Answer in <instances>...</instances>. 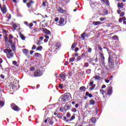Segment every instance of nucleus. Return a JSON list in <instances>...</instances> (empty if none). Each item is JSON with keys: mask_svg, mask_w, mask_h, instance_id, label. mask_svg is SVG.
Returning <instances> with one entry per match:
<instances>
[{"mask_svg": "<svg viewBox=\"0 0 126 126\" xmlns=\"http://www.w3.org/2000/svg\"><path fill=\"white\" fill-rule=\"evenodd\" d=\"M0 77H1V78H2V79H4V78H5V76H4V75H2V74H1L0 75Z\"/></svg>", "mask_w": 126, "mask_h": 126, "instance_id": "obj_53", "label": "nucleus"}, {"mask_svg": "<svg viewBox=\"0 0 126 126\" xmlns=\"http://www.w3.org/2000/svg\"><path fill=\"white\" fill-rule=\"evenodd\" d=\"M42 31L43 33H44V34H46V35H50V34L51 33V31L46 28H42Z\"/></svg>", "mask_w": 126, "mask_h": 126, "instance_id": "obj_12", "label": "nucleus"}, {"mask_svg": "<svg viewBox=\"0 0 126 126\" xmlns=\"http://www.w3.org/2000/svg\"><path fill=\"white\" fill-rule=\"evenodd\" d=\"M98 49H99V51H101V52H103V48H102V47L98 46Z\"/></svg>", "mask_w": 126, "mask_h": 126, "instance_id": "obj_45", "label": "nucleus"}, {"mask_svg": "<svg viewBox=\"0 0 126 126\" xmlns=\"http://www.w3.org/2000/svg\"><path fill=\"white\" fill-rule=\"evenodd\" d=\"M123 23H124V24H126V18L125 17H123Z\"/></svg>", "mask_w": 126, "mask_h": 126, "instance_id": "obj_46", "label": "nucleus"}, {"mask_svg": "<svg viewBox=\"0 0 126 126\" xmlns=\"http://www.w3.org/2000/svg\"><path fill=\"white\" fill-rule=\"evenodd\" d=\"M112 38L114 40H119V37L117 35L113 36Z\"/></svg>", "mask_w": 126, "mask_h": 126, "instance_id": "obj_33", "label": "nucleus"}, {"mask_svg": "<svg viewBox=\"0 0 126 126\" xmlns=\"http://www.w3.org/2000/svg\"><path fill=\"white\" fill-rule=\"evenodd\" d=\"M84 66L85 67H88V66H89V64L88 63H86L84 64Z\"/></svg>", "mask_w": 126, "mask_h": 126, "instance_id": "obj_43", "label": "nucleus"}, {"mask_svg": "<svg viewBox=\"0 0 126 126\" xmlns=\"http://www.w3.org/2000/svg\"><path fill=\"white\" fill-rule=\"evenodd\" d=\"M63 119H64V121H65V122H66V121H67V118H66V117H64Z\"/></svg>", "mask_w": 126, "mask_h": 126, "instance_id": "obj_64", "label": "nucleus"}, {"mask_svg": "<svg viewBox=\"0 0 126 126\" xmlns=\"http://www.w3.org/2000/svg\"><path fill=\"white\" fill-rule=\"evenodd\" d=\"M7 45H10L11 46V48H12V50H14V49H15V44H14V43L13 42H11L9 43L8 44H7Z\"/></svg>", "mask_w": 126, "mask_h": 126, "instance_id": "obj_16", "label": "nucleus"}, {"mask_svg": "<svg viewBox=\"0 0 126 126\" xmlns=\"http://www.w3.org/2000/svg\"><path fill=\"white\" fill-rule=\"evenodd\" d=\"M45 38H46V39H49L50 38V36L47 35H45Z\"/></svg>", "mask_w": 126, "mask_h": 126, "instance_id": "obj_63", "label": "nucleus"}, {"mask_svg": "<svg viewBox=\"0 0 126 126\" xmlns=\"http://www.w3.org/2000/svg\"><path fill=\"white\" fill-rule=\"evenodd\" d=\"M3 106H4V102L0 100V107H3Z\"/></svg>", "mask_w": 126, "mask_h": 126, "instance_id": "obj_29", "label": "nucleus"}, {"mask_svg": "<svg viewBox=\"0 0 126 126\" xmlns=\"http://www.w3.org/2000/svg\"><path fill=\"white\" fill-rule=\"evenodd\" d=\"M33 23H31L30 24H29V27H30V28L31 29V28L32 27H33Z\"/></svg>", "mask_w": 126, "mask_h": 126, "instance_id": "obj_44", "label": "nucleus"}, {"mask_svg": "<svg viewBox=\"0 0 126 126\" xmlns=\"http://www.w3.org/2000/svg\"><path fill=\"white\" fill-rule=\"evenodd\" d=\"M74 61V58L72 57V58L69 59V62H70L71 63H72Z\"/></svg>", "mask_w": 126, "mask_h": 126, "instance_id": "obj_38", "label": "nucleus"}, {"mask_svg": "<svg viewBox=\"0 0 126 126\" xmlns=\"http://www.w3.org/2000/svg\"><path fill=\"white\" fill-rule=\"evenodd\" d=\"M42 50H43V47L41 46L37 47V48H36L37 51H41Z\"/></svg>", "mask_w": 126, "mask_h": 126, "instance_id": "obj_28", "label": "nucleus"}, {"mask_svg": "<svg viewBox=\"0 0 126 126\" xmlns=\"http://www.w3.org/2000/svg\"><path fill=\"white\" fill-rule=\"evenodd\" d=\"M81 56H78L77 58V61L78 62H79V61H81L82 60V58H81Z\"/></svg>", "mask_w": 126, "mask_h": 126, "instance_id": "obj_40", "label": "nucleus"}, {"mask_svg": "<svg viewBox=\"0 0 126 126\" xmlns=\"http://www.w3.org/2000/svg\"><path fill=\"white\" fill-rule=\"evenodd\" d=\"M59 88H60V89H63V87L62 84H60V85H59Z\"/></svg>", "mask_w": 126, "mask_h": 126, "instance_id": "obj_49", "label": "nucleus"}, {"mask_svg": "<svg viewBox=\"0 0 126 126\" xmlns=\"http://www.w3.org/2000/svg\"><path fill=\"white\" fill-rule=\"evenodd\" d=\"M56 24L59 26H63L66 24V22L64 21V19L61 17L59 20V22H57Z\"/></svg>", "mask_w": 126, "mask_h": 126, "instance_id": "obj_4", "label": "nucleus"}, {"mask_svg": "<svg viewBox=\"0 0 126 126\" xmlns=\"http://www.w3.org/2000/svg\"><path fill=\"white\" fill-rule=\"evenodd\" d=\"M94 78H95V79L99 80V79H100V76H94Z\"/></svg>", "mask_w": 126, "mask_h": 126, "instance_id": "obj_47", "label": "nucleus"}, {"mask_svg": "<svg viewBox=\"0 0 126 126\" xmlns=\"http://www.w3.org/2000/svg\"><path fill=\"white\" fill-rule=\"evenodd\" d=\"M105 19H106L105 18H99V20H100V21H104V20H105Z\"/></svg>", "mask_w": 126, "mask_h": 126, "instance_id": "obj_51", "label": "nucleus"}, {"mask_svg": "<svg viewBox=\"0 0 126 126\" xmlns=\"http://www.w3.org/2000/svg\"><path fill=\"white\" fill-rule=\"evenodd\" d=\"M74 48H75V43H73L72 44L71 49H72V50H73V49H74Z\"/></svg>", "mask_w": 126, "mask_h": 126, "instance_id": "obj_37", "label": "nucleus"}, {"mask_svg": "<svg viewBox=\"0 0 126 126\" xmlns=\"http://www.w3.org/2000/svg\"><path fill=\"white\" fill-rule=\"evenodd\" d=\"M36 48H37L36 45H33L32 47V50H36Z\"/></svg>", "mask_w": 126, "mask_h": 126, "instance_id": "obj_42", "label": "nucleus"}, {"mask_svg": "<svg viewBox=\"0 0 126 126\" xmlns=\"http://www.w3.org/2000/svg\"><path fill=\"white\" fill-rule=\"evenodd\" d=\"M81 37H82L81 39L84 40L85 38V32H84L81 34Z\"/></svg>", "mask_w": 126, "mask_h": 126, "instance_id": "obj_27", "label": "nucleus"}, {"mask_svg": "<svg viewBox=\"0 0 126 126\" xmlns=\"http://www.w3.org/2000/svg\"><path fill=\"white\" fill-rule=\"evenodd\" d=\"M46 3H47V2H43L42 3V6H46Z\"/></svg>", "mask_w": 126, "mask_h": 126, "instance_id": "obj_58", "label": "nucleus"}, {"mask_svg": "<svg viewBox=\"0 0 126 126\" xmlns=\"http://www.w3.org/2000/svg\"><path fill=\"white\" fill-rule=\"evenodd\" d=\"M22 52L24 55L26 56H28V53H29V51L27 49H23Z\"/></svg>", "mask_w": 126, "mask_h": 126, "instance_id": "obj_15", "label": "nucleus"}, {"mask_svg": "<svg viewBox=\"0 0 126 126\" xmlns=\"http://www.w3.org/2000/svg\"><path fill=\"white\" fill-rule=\"evenodd\" d=\"M86 96H88L90 98H92L93 97V95H92V94H90L89 92H86Z\"/></svg>", "mask_w": 126, "mask_h": 126, "instance_id": "obj_23", "label": "nucleus"}, {"mask_svg": "<svg viewBox=\"0 0 126 126\" xmlns=\"http://www.w3.org/2000/svg\"><path fill=\"white\" fill-rule=\"evenodd\" d=\"M91 121L93 123V124H95L96 123V118L93 117L91 119Z\"/></svg>", "mask_w": 126, "mask_h": 126, "instance_id": "obj_25", "label": "nucleus"}, {"mask_svg": "<svg viewBox=\"0 0 126 126\" xmlns=\"http://www.w3.org/2000/svg\"><path fill=\"white\" fill-rule=\"evenodd\" d=\"M30 70L31 71H33L35 70V68L34 67H32L30 68Z\"/></svg>", "mask_w": 126, "mask_h": 126, "instance_id": "obj_48", "label": "nucleus"}, {"mask_svg": "<svg viewBox=\"0 0 126 126\" xmlns=\"http://www.w3.org/2000/svg\"><path fill=\"white\" fill-rule=\"evenodd\" d=\"M71 111H72V112H73V113H76V111H77V110H76V108H74L71 109Z\"/></svg>", "mask_w": 126, "mask_h": 126, "instance_id": "obj_41", "label": "nucleus"}, {"mask_svg": "<svg viewBox=\"0 0 126 126\" xmlns=\"http://www.w3.org/2000/svg\"><path fill=\"white\" fill-rule=\"evenodd\" d=\"M60 47H61V44H60V43H55V44L53 46V50L54 52L58 51L59 49H60Z\"/></svg>", "mask_w": 126, "mask_h": 126, "instance_id": "obj_8", "label": "nucleus"}, {"mask_svg": "<svg viewBox=\"0 0 126 126\" xmlns=\"http://www.w3.org/2000/svg\"><path fill=\"white\" fill-rule=\"evenodd\" d=\"M118 6L119 8H123V7H124V4L123 3H118Z\"/></svg>", "mask_w": 126, "mask_h": 126, "instance_id": "obj_24", "label": "nucleus"}, {"mask_svg": "<svg viewBox=\"0 0 126 126\" xmlns=\"http://www.w3.org/2000/svg\"><path fill=\"white\" fill-rule=\"evenodd\" d=\"M11 107L12 109H13V110H14V111H19L20 110L19 107H18V106L12 103L11 104Z\"/></svg>", "mask_w": 126, "mask_h": 126, "instance_id": "obj_11", "label": "nucleus"}, {"mask_svg": "<svg viewBox=\"0 0 126 126\" xmlns=\"http://www.w3.org/2000/svg\"><path fill=\"white\" fill-rule=\"evenodd\" d=\"M119 22H120V23L123 22V21H124V19H123V18H122H122H120V19H119Z\"/></svg>", "mask_w": 126, "mask_h": 126, "instance_id": "obj_56", "label": "nucleus"}, {"mask_svg": "<svg viewBox=\"0 0 126 126\" xmlns=\"http://www.w3.org/2000/svg\"><path fill=\"white\" fill-rule=\"evenodd\" d=\"M0 8L3 14H5V13H6L7 10L6 9V7L4 5H3L2 7H0Z\"/></svg>", "mask_w": 126, "mask_h": 126, "instance_id": "obj_10", "label": "nucleus"}, {"mask_svg": "<svg viewBox=\"0 0 126 126\" xmlns=\"http://www.w3.org/2000/svg\"><path fill=\"white\" fill-rule=\"evenodd\" d=\"M107 68L106 67H104V68H103L102 71H101V75L103 77H105L107 76Z\"/></svg>", "mask_w": 126, "mask_h": 126, "instance_id": "obj_9", "label": "nucleus"}, {"mask_svg": "<svg viewBox=\"0 0 126 126\" xmlns=\"http://www.w3.org/2000/svg\"><path fill=\"white\" fill-rule=\"evenodd\" d=\"M99 55H100V57H101V61L102 63H104L105 57H104V55H103V54H102V53L101 52L99 53Z\"/></svg>", "mask_w": 126, "mask_h": 126, "instance_id": "obj_18", "label": "nucleus"}, {"mask_svg": "<svg viewBox=\"0 0 126 126\" xmlns=\"http://www.w3.org/2000/svg\"><path fill=\"white\" fill-rule=\"evenodd\" d=\"M32 3H34V1H32V0H30V2H29L27 4V6H28V7H29V8L31 7Z\"/></svg>", "mask_w": 126, "mask_h": 126, "instance_id": "obj_22", "label": "nucleus"}, {"mask_svg": "<svg viewBox=\"0 0 126 126\" xmlns=\"http://www.w3.org/2000/svg\"><path fill=\"white\" fill-rule=\"evenodd\" d=\"M101 2H102L103 4H105V5H108V6H110V2H109V0H100Z\"/></svg>", "mask_w": 126, "mask_h": 126, "instance_id": "obj_13", "label": "nucleus"}, {"mask_svg": "<svg viewBox=\"0 0 126 126\" xmlns=\"http://www.w3.org/2000/svg\"><path fill=\"white\" fill-rule=\"evenodd\" d=\"M55 21L56 22H58V21H59V18L56 17L55 19Z\"/></svg>", "mask_w": 126, "mask_h": 126, "instance_id": "obj_62", "label": "nucleus"}, {"mask_svg": "<svg viewBox=\"0 0 126 126\" xmlns=\"http://www.w3.org/2000/svg\"><path fill=\"white\" fill-rule=\"evenodd\" d=\"M108 63L110 68H113V67H115V64L113 63V60H112V58H111V57H109L108 58Z\"/></svg>", "mask_w": 126, "mask_h": 126, "instance_id": "obj_5", "label": "nucleus"}, {"mask_svg": "<svg viewBox=\"0 0 126 126\" xmlns=\"http://www.w3.org/2000/svg\"><path fill=\"white\" fill-rule=\"evenodd\" d=\"M79 50V49L77 47L75 49V52L76 53V52H78V50Z\"/></svg>", "mask_w": 126, "mask_h": 126, "instance_id": "obj_61", "label": "nucleus"}, {"mask_svg": "<svg viewBox=\"0 0 126 126\" xmlns=\"http://www.w3.org/2000/svg\"><path fill=\"white\" fill-rule=\"evenodd\" d=\"M89 102L90 103L91 105H94L95 104V101L93 100H91Z\"/></svg>", "mask_w": 126, "mask_h": 126, "instance_id": "obj_30", "label": "nucleus"}, {"mask_svg": "<svg viewBox=\"0 0 126 126\" xmlns=\"http://www.w3.org/2000/svg\"><path fill=\"white\" fill-rule=\"evenodd\" d=\"M34 56L35 57H36V58H39L40 57H41V54L40 53H35L34 54Z\"/></svg>", "mask_w": 126, "mask_h": 126, "instance_id": "obj_26", "label": "nucleus"}, {"mask_svg": "<svg viewBox=\"0 0 126 126\" xmlns=\"http://www.w3.org/2000/svg\"><path fill=\"white\" fill-rule=\"evenodd\" d=\"M74 119H75V117L74 116H72L71 118L69 119H67V120H66V123H69V122H71V121H72L73 120H74Z\"/></svg>", "mask_w": 126, "mask_h": 126, "instance_id": "obj_20", "label": "nucleus"}, {"mask_svg": "<svg viewBox=\"0 0 126 126\" xmlns=\"http://www.w3.org/2000/svg\"><path fill=\"white\" fill-rule=\"evenodd\" d=\"M2 59H1V58H0V68H2V65L1 64V63H2Z\"/></svg>", "mask_w": 126, "mask_h": 126, "instance_id": "obj_31", "label": "nucleus"}, {"mask_svg": "<svg viewBox=\"0 0 126 126\" xmlns=\"http://www.w3.org/2000/svg\"><path fill=\"white\" fill-rule=\"evenodd\" d=\"M59 12H61V13H63V12H64V10H63L62 8H60L59 9Z\"/></svg>", "mask_w": 126, "mask_h": 126, "instance_id": "obj_39", "label": "nucleus"}, {"mask_svg": "<svg viewBox=\"0 0 126 126\" xmlns=\"http://www.w3.org/2000/svg\"><path fill=\"white\" fill-rule=\"evenodd\" d=\"M60 77L61 78L63 79V81L65 80V76L63 74H60Z\"/></svg>", "mask_w": 126, "mask_h": 126, "instance_id": "obj_21", "label": "nucleus"}, {"mask_svg": "<svg viewBox=\"0 0 126 126\" xmlns=\"http://www.w3.org/2000/svg\"><path fill=\"white\" fill-rule=\"evenodd\" d=\"M88 52L89 53H91V52H92V48H89L88 50Z\"/></svg>", "mask_w": 126, "mask_h": 126, "instance_id": "obj_55", "label": "nucleus"}, {"mask_svg": "<svg viewBox=\"0 0 126 126\" xmlns=\"http://www.w3.org/2000/svg\"><path fill=\"white\" fill-rule=\"evenodd\" d=\"M70 96H71V95L69 93L64 94L61 96L59 99L61 100L62 102H66V101L69 100V97H70Z\"/></svg>", "mask_w": 126, "mask_h": 126, "instance_id": "obj_2", "label": "nucleus"}, {"mask_svg": "<svg viewBox=\"0 0 126 126\" xmlns=\"http://www.w3.org/2000/svg\"><path fill=\"white\" fill-rule=\"evenodd\" d=\"M13 39H15L11 34H10L9 35L8 38L5 37V44H6V45H7V44L10 43H12V40Z\"/></svg>", "mask_w": 126, "mask_h": 126, "instance_id": "obj_3", "label": "nucleus"}, {"mask_svg": "<svg viewBox=\"0 0 126 126\" xmlns=\"http://www.w3.org/2000/svg\"><path fill=\"white\" fill-rule=\"evenodd\" d=\"M17 64V63L16 61L13 62V64H14V65H16Z\"/></svg>", "mask_w": 126, "mask_h": 126, "instance_id": "obj_60", "label": "nucleus"}, {"mask_svg": "<svg viewBox=\"0 0 126 126\" xmlns=\"http://www.w3.org/2000/svg\"><path fill=\"white\" fill-rule=\"evenodd\" d=\"M86 72L87 73V74H90V73H91V70L90 69H88Z\"/></svg>", "mask_w": 126, "mask_h": 126, "instance_id": "obj_32", "label": "nucleus"}, {"mask_svg": "<svg viewBox=\"0 0 126 126\" xmlns=\"http://www.w3.org/2000/svg\"><path fill=\"white\" fill-rule=\"evenodd\" d=\"M20 37L22 40H25L26 37L24 36V35H23V34H21Z\"/></svg>", "mask_w": 126, "mask_h": 126, "instance_id": "obj_36", "label": "nucleus"}, {"mask_svg": "<svg viewBox=\"0 0 126 126\" xmlns=\"http://www.w3.org/2000/svg\"><path fill=\"white\" fill-rule=\"evenodd\" d=\"M105 81L106 83H109V82H110V80H108L107 79H105Z\"/></svg>", "mask_w": 126, "mask_h": 126, "instance_id": "obj_57", "label": "nucleus"}, {"mask_svg": "<svg viewBox=\"0 0 126 126\" xmlns=\"http://www.w3.org/2000/svg\"><path fill=\"white\" fill-rule=\"evenodd\" d=\"M112 90H113V87L111 86V85H109V87L107 88V94L109 95V96H111L113 92L112 91Z\"/></svg>", "mask_w": 126, "mask_h": 126, "instance_id": "obj_7", "label": "nucleus"}, {"mask_svg": "<svg viewBox=\"0 0 126 126\" xmlns=\"http://www.w3.org/2000/svg\"><path fill=\"white\" fill-rule=\"evenodd\" d=\"M4 53L6 54V57L8 59L13 58L14 54L12 52V50L9 48H6L3 50Z\"/></svg>", "mask_w": 126, "mask_h": 126, "instance_id": "obj_1", "label": "nucleus"}, {"mask_svg": "<svg viewBox=\"0 0 126 126\" xmlns=\"http://www.w3.org/2000/svg\"><path fill=\"white\" fill-rule=\"evenodd\" d=\"M24 24H25V25H26V26H29V25H28V22H24Z\"/></svg>", "mask_w": 126, "mask_h": 126, "instance_id": "obj_59", "label": "nucleus"}, {"mask_svg": "<svg viewBox=\"0 0 126 126\" xmlns=\"http://www.w3.org/2000/svg\"><path fill=\"white\" fill-rule=\"evenodd\" d=\"M48 122L50 126H53L54 122H53V119L51 118H48Z\"/></svg>", "mask_w": 126, "mask_h": 126, "instance_id": "obj_17", "label": "nucleus"}, {"mask_svg": "<svg viewBox=\"0 0 126 126\" xmlns=\"http://www.w3.org/2000/svg\"><path fill=\"white\" fill-rule=\"evenodd\" d=\"M93 83H94V82H93V81L90 82L89 86H92V85H93Z\"/></svg>", "mask_w": 126, "mask_h": 126, "instance_id": "obj_50", "label": "nucleus"}, {"mask_svg": "<svg viewBox=\"0 0 126 126\" xmlns=\"http://www.w3.org/2000/svg\"><path fill=\"white\" fill-rule=\"evenodd\" d=\"M70 106L68 105V104H65L64 106V111H67L68 110H70Z\"/></svg>", "mask_w": 126, "mask_h": 126, "instance_id": "obj_14", "label": "nucleus"}, {"mask_svg": "<svg viewBox=\"0 0 126 126\" xmlns=\"http://www.w3.org/2000/svg\"><path fill=\"white\" fill-rule=\"evenodd\" d=\"M93 25H95V26H97V25H100V24H101V22L100 21H96V22H93Z\"/></svg>", "mask_w": 126, "mask_h": 126, "instance_id": "obj_19", "label": "nucleus"}, {"mask_svg": "<svg viewBox=\"0 0 126 126\" xmlns=\"http://www.w3.org/2000/svg\"><path fill=\"white\" fill-rule=\"evenodd\" d=\"M103 12H104V13H105V14H108V10H104Z\"/></svg>", "mask_w": 126, "mask_h": 126, "instance_id": "obj_52", "label": "nucleus"}, {"mask_svg": "<svg viewBox=\"0 0 126 126\" xmlns=\"http://www.w3.org/2000/svg\"><path fill=\"white\" fill-rule=\"evenodd\" d=\"M100 93L102 94V95H104L105 94V91L104 90H100Z\"/></svg>", "mask_w": 126, "mask_h": 126, "instance_id": "obj_35", "label": "nucleus"}, {"mask_svg": "<svg viewBox=\"0 0 126 126\" xmlns=\"http://www.w3.org/2000/svg\"><path fill=\"white\" fill-rule=\"evenodd\" d=\"M43 73L40 70H36L35 71L34 73V76L35 77H37V76H41L42 75Z\"/></svg>", "mask_w": 126, "mask_h": 126, "instance_id": "obj_6", "label": "nucleus"}, {"mask_svg": "<svg viewBox=\"0 0 126 126\" xmlns=\"http://www.w3.org/2000/svg\"><path fill=\"white\" fill-rule=\"evenodd\" d=\"M66 117L68 118H70V114L69 113H67L66 114Z\"/></svg>", "mask_w": 126, "mask_h": 126, "instance_id": "obj_54", "label": "nucleus"}, {"mask_svg": "<svg viewBox=\"0 0 126 126\" xmlns=\"http://www.w3.org/2000/svg\"><path fill=\"white\" fill-rule=\"evenodd\" d=\"M85 89H86L85 87H81L80 88V90H81V91H84Z\"/></svg>", "mask_w": 126, "mask_h": 126, "instance_id": "obj_34", "label": "nucleus"}]
</instances>
